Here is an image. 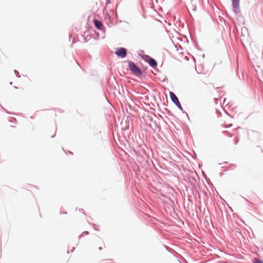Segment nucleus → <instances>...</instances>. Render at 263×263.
Wrapping results in <instances>:
<instances>
[{
	"mask_svg": "<svg viewBox=\"0 0 263 263\" xmlns=\"http://www.w3.org/2000/svg\"><path fill=\"white\" fill-rule=\"evenodd\" d=\"M118 17L117 13L114 10H110L109 12L105 15L104 19L108 27L113 25V21Z\"/></svg>",
	"mask_w": 263,
	"mask_h": 263,
	"instance_id": "1",
	"label": "nucleus"
},
{
	"mask_svg": "<svg viewBox=\"0 0 263 263\" xmlns=\"http://www.w3.org/2000/svg\"><path fill=\"white\" fill-rule=\"evenodd\" d=\"M128 68L132 73L135 76H140L143 74L142 70L134 62H128Z\"/></svg>",
	"mask_w": 263,
	"mask_h": 263,
	"instance_id": "2",
	"label": "nucleus"
},
{
	"mask_svg": "<svg viewBox=\"0 0 263 263\" xmlns=\"http://www.w3.org/2000/svg\"><path fill=\"white\" fill-rule=\"evenodd\" d=\"M170 96L171 98V99L173 103H174L176 106L183 112L185 113L186 116L187 117L188 119H189V115L187 112H184L183 111V108L181 106V105L179 101L178 98L176 96V95L173 92H170Z\"/></svg>",
	"mask_w": 263,
	"mask_h": 263,
	"instance_id": "3",
	"label": "nucleus"
},
{
	"mask_svg": "<svg viewBox=\"0 0 263 263\" xmlns=\"http://www.w3.org/2000/svg\"><path fill=\"white\" fill-rule=\"evenodd\" d=\"M139 55V56H140L141 57V58L143 60H144L146 62L148 63L149 65L151 67L155 68L157 66V64H158L157 62L156 61L155 59L152 58L149 55H145V54L142 55L140 54Z\"/></svg>",
	"mask_w": 263,
	"mask_h": 263,
	"instance_id": "4",
	"label": "nucleus"
},
{
	"mask_svg": "<svg viewBox=\"0 0 263 263\" xmlns=\"http://www.w3.org/2000/svg\"><path fill=\"white\" fill-rule=\"evenodd\" d=\"M115 53L118 57L123 59L127 55V50L124 47L118 48L116 49Z\"/></svg>",
	"mask_w": 263,
	"mask_h": 263,
	"instance_id": "5",
	"label": "nucleus"
},
{
	"mask_svg": "<svg viewBox=\"0 0 263 263\" xmlns=\"http://www.w3.org/2000/svg\"><path fill=\"white\" fill-rule=\"evenodd\" d=\"M239 1L240 0H232L233 11L237 16L240 15Z\"/></svg>",
	"mask_w": 263,
	"mask_h": 263,
	"instance_id": "6",
	"label": "nucleus"
},
{
	"mask_svg": "<svg viewBox=\"0 0 263 263\" xmlns=\"http://www.w3.org/2000/svg\"><path fill=\"white\" fill-rule=\"evenodd\" d=\"M249 136L250 138L253 141H258L260 139V133L251 130L249 133Z\"/></svg>",
	"mask_w": 263,
	"mask_h": 263,
	"instance_id": "7",
	"label": "nucleus"
},
{
	"mask_svg": "<svg viewBox=\"0 0 263 263\" xmlns=\"http://www.w3.org/2000/svg\"><path fill=\"white\" fill-rule=\"evenodd\" d=\"M93 24L97 29L101 31L103 30V24L101 22L97 19H94Z\"/></svg>",
	"mask_w": 263,
	"mask_h": 263,
	"instance_id": "8",
	"label": "nucleus"
},
{
	"mask_svg": "<svg viewBox=\"0 0 263 263\" xmlns=\"http://www.w3.org/2000/svg\"><path fill=\"white\" fill-rule=\"evenodd\" d=\"M254 263H263V261L257 258L254 259Z\"/></svg>",
	"mask_w": 263,
	"mask_h": 263,
	"instance_id": "9",
	"label": "nucleus"
},
{
	"mask_svg": "<svg viewBox=\"0 0 263 263\" xmlns=\"http://www.w3.org/2000/svg\"><path fill=\"white\" fill-rule=\"evenodd\" d=\"M14 72L16 75V76L17 77V78H20L21 77V75L20 74L18 71L17 70H14Z\"/></svg>",
	"mask_w": 263,
	"mask_h": 263,
	"instance_id": "10",
	"label": "nucleus"
},
{
	"mask_svg": "<svg viewBox=\"0 0 263 263\" xmlns=\"http://www.w3.org/2000/svg\"><path fill=\"white\" fill-rule=\"evenodd\" d=\"M89 232L88 231H84L82 234L80 235V237H81L83 235H88Z\"/></svg>",
	"mask_w": 263,
	"mask_h": 263,
	"instance_id": "11",
	"label": "nucleus"
},
{
	"mask_svg": "<svg viewBox=\"0 0 263 263\" xmlns=\"http://www.w3.org/2000/svg\"><path fill=\"white\" fill-rule=\"evenodd\" d=\"M165 247V248L168 251H170V250H171V249L170 248H169L168 246H164Z\"/></svg>",
	"mask_w": 263,
	"mask_h": 263,
	"instance_id": "12",
	"label": "nucleus"
},
{
	"mask_svg": "<svg viewBox=\"0 0 263 263\" xmlns=\"http://www.w3.org/2000/svg\"><path fill=\"white\" fill-rule=\"evenodd\" d=\"M243 30L247 31V29L246 27H243L241 28V31H243Z\"/></svg>",
	"mask_w": 263,
	"mask_h": 263,
	"instance_id": "13",
	"label": "nucleus"
},
{
	"mask_svg": "<svg viewBox=\"0 0 263 263\" xmlns=\"http://www.w3.org/2000/svg\"><path fill=\"white\" fill-rule=\"evenodd\" d=\"M79 211L80 212H83V213H84V210H83V209H79Z\"/></svg>",
	"mask_w": 263,
	"mask_h": 263,
	"instance_id": "14",
	"label": "nucleus"
},
{
	"mask_svg": "<svg viewBox=\"0 0 263 263\" xmlns=\"http://www.w3.org/2000/svg\"><path fill=\"white\" fill-rule=\"evenodd\" d=\"M110 3V0H107L106 1V4H108Z\"/></svg>",
	"mask_w": 263,
	"mask_h": 263,
	"instance_id": "15",
	"label": "nucleus"
},
{
	"mask_svg": "<svg viewBox=\"0 0 263 263\" xmlns=\"http://www.w3.org/2000/svg\"><path fill=\"white\" fill-rule=\"evenodd\" d=\"M241 197H242L243 199H244L246 201H247V202H248L249 203H251V202H249V201H248L246 198H244V197H242V196H241Z\"/></svg>",
	"mask_w": 263,
	"mask_h": 263,
	"instance_id": "16",
	"label": "nucleus"
},
{
	"mask_svg": "<svg viewBox=\"0 0 263 263\" xmlns=\"http://www.w3.org/2000/svg\"><path fill=\"white\" fill-rule=\"evenodd\" d=\"M94 226H95V227H94L95 230H96L97 231H99V229H98V228H97L96 226L95 225Z\"/></svg>",
	"mask_w": 263,
	"mask_h": 263,
	"instance_id": "17",
	"label": "nucleus"
},
{
	"mask_svg": "<svg viewBox=\"0 0 263 263\" xmlns=\"http://www.w3.org/2000/svg\"><path fill=\"white\" fill-rule=\"evenodd\" d=\"M67 214L66 212L60 213V214Z\"/></svg>",
	"mask_w": 263,
	"mask_h": 263,
	"instance_id": "18",
	"label": "nucleus"
},
{
	"mask_svg": "<svg viewBox=\"0 0 263 263\" xmlns=\"http://www.w3.org/2000/svg\"><path fill=\"white\" fill-rule=\"evenodd\" d=\"M102 249H103V248H102V247H99V250H102Z\"/></svg>",
	"mask_w": 263,
	"mask_h": 263,
	"instance_id": "19",
	"label": "nucleus"
},
{
	"mask_svg": "<svg viewBox=\"0 0 263 263\" xmlns=\"http://www.w3.org/2000/svg\"><path fill=\"white\" fill-rule=\"evenodd\" d=\"M1 107H2V108L3 109H4V110H5V111H6L5 108H4L2 106H1Z\"/></svg>",
	"mask_w": 263,
	"mask_h": 263,
	"instance_id": "20",
	"label": "nucleus"
},
{
	"mask_svg": "<svg viewBox=\"0 0 263 263\" xmlns=\"http://www.w3.org/2000/svg\"><path fill=\"white\" fill-rule=\"evenodd\" d=\"M84 42H87V40H86V38H84Z\"/></svg>",
	"mask_w": 263,
	"mask_h": 263,
	"instance_id": "21",
	"label": "nucleus"
},
{
	"mask_svg": "<svg viewBox=\"0 0 263 263\" xmlns=\"http://www.w3.org/2000/svg\"><path fill=\"white\" fill-rule=\"evenodd\" d=\"M55 136V135H53V136H51V138H54Z\"/></svg>",
	"mask_w": 263,
	"mask_h": 263,
	"instance_id": "22",
	"label": "nucleus"
},
{
	"mask_svg": "<svg viewBox=\"0 0 263 263\" xmlns=\"http://www.w3.org/2000/svg\"><path fill=\"white\" fill-rule=\"evenodd\" d=\"M74 249H75V248H74V247L72 248V250H71V252H73V250H74Z\"/></svg>",
	"mask_w": 263,
	"mask_h": 263,
	"instance_id": "23",
	"label": "nucleus"
},
{
	"mask_svg": "<svg viewBox=\"0 0 263 263\" xmlns=\"http://www.w3.org/2000/svg\"><path fill=\"white\" fill-rule=\"evenodd\" d=\"M238 140H236L235 144H236L238 143Z\"/></svg>",
	"mask_w": 263,
	"mask_h": 263,
	"instance_id": "24",
	"label": "nucleus"
},
{
	"mask_svg": "<svg viewBox=\"0 0 263 263\" xmlns=\"http://www.w3.org/2000/svg\"><path fill=\"white\" fill-rule=\"evenodd\" d=\"M14 88L15 89H18V87H17V86H14Z\"/></svg>",
	"mask_w": 263,
	"mask_h": 263,
	"instance_id": "25",
	"label": "nucleus"
},
{
	"mask_svg": "<svg viewBox=\"0 0 263 263\" xmlns=\"http://www.w3.org/2000/svg\"><path fill=\"white\" fill-rule=\"evenodd\" d=\"M10 85H12V82H10Z\"/></svg>",
	"mask_w": 263,
	"mask_h": 263,
	"instance_id": "26",
	"label": "nucleus"
},
{
	"mask_svg": "<svg viewBox=\"0 0 263 263\" xmlns=\"http://www.w3.org/2000/svg\"><path fill=\"white\" fill-rule=\"evenodd\" d=\"M33 118H34V117L33 116L31 117V119H33Z\"/></svg>",
	"mask_w": 263,
	"mask_h": 263,
	"instance_id": "27",
	"label": "nucleus"
},
{
	"mask_svg": "<svg viewBox=\"0 0 263 263\" xmlns=\"http://www.w3.org/2000/svg\"><path fill=\"white\" fill-rule=\"evenodd\" d=\"M226 100V98H224V103L225 102Z\"/></svg>",
	"mask_w": 263,
	"mask_h": 263,
	"instance_id": "28",
	"label": "nucleus"
},
{
	"mask_svg": "<svg viewBox=\"0 0 263 263\" xmlns=\"http://www.w3.org/2000/svg\"><path fill=\"white\" fill-rule=\"evenodd\" d=\"M238 128H240V127H237V128H236V129H238Z\"/></svg>",
	"mask_w": 263,
	"mask_h": 263,
	"instance_id": "29",
	"label": "nucleus"
},
{
	"mask_svg": "<svg viewBox=\"0 0 263 263\" xmlns=\"http://www.w3.org/2000/svg\"><path fill=\"white\" fill-rule=\"evenodd\" d=\"M69 153L72 154V153L71 152H69Z\"/></svg>",
	"mask_w": 263,
	"mask_h": 263,
	"instance_id": "30",
	"label": "nucleus"
}]
</instances>
